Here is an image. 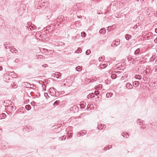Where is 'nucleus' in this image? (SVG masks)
<instances>
[{
	"instance_id": "nucleus-7",
	"label": "nucleus",
	"mask_w": 157,
	"mask_h": 157,
	"mask_svg": "<svg viewBox=\"0 0 157 157\" xmlns=\"http://www.w3.org/2000/svg\"><path fill=\"white\" fill-rule=\"evenodd\" d=\"M71 108L74 111V113L78 112L79 110L78 107L75 105L73 106Z\"/></svg>"
},
{
	"instance_id": "nucleus-6",
	"label": "nucleus",
	"mask_w": 157,
	"mask_h": 157,
	"mask_svg": "<svg viewBox=\"0 0 157 157\" xmlns=\"http://www.w3.org/2000/svg\"><path fill=\"white\" fill-rule=\"evenodd\" d=\"M59 103V101H56L54 102L53 101H52L50 103L51 105H53V107H55Z\"/></svg>"
},
{
	"instance_id": "nucleus-61",
	"label": "nucleus",
	"mask_w": 157,
	"mask_h": 157,
	"mask_svg": "<svg viewBox=\"0 0 157 157\" xmlns=\"http://www.w3.org/2000/svg\"><path fill=\"white\" fill-rule=\"evenodd\" d=\"M29 101V100H27L26 101L28 102Z\"/></svg>"
},
{
	"instance_id": "nucleus-34",
	"label": "nucleus",
	"mask_w": 157,
	"mask_h": 157,
	"mask_svg": "<svg viewBox=\"0 0 157 157\" xmlns=\"http://www.w3.org/2000/svg\"><path fill=\"white\" fill-rule=\"evenodd\" d=\"M25 83H26L25 85H26L27 86L28 88H31V87L30 86H31V84H29V83L27 82H25Z\"/></svg>"
},
{
	"instance_id": "nucleus-36",
	"label": "nucleus",
	"mask_w": 157,
	"mask_h": 157,
	"mask_svg": "<svg viewBox=\"0 0 157 157\" xmlns=\"http://www.w3.org/2000/svg\"><path fill=\"white\" fill-rule=\"evenodd\" d=\"M4 46L5 48L6 49H8L10 48V44H9V45L8 46L7 44H5L4 45Z\"/></svg>"
},
{
	"instance_id": "nucleus-55",
	"label": "nucleus",
	"mask_w": 157,
	"mask_h": 157,
	"mask_svg": "<svg viewBox=\"0 0 157 157\" xmlns=\"http://www.w3.org/2000/svg\"><path fill=\"white\" fill-rule=\"evenodd\" d=\"M31 86H32L33 87H35L36 86L33 84L31 85Z\"/></svg>"
},
{
	"instance_id": "nucleus-57",
	"label": "nucleus",
	"mask_w": 157,
	"mask_h": 157,
	"mask_svg": "<svg viewBox=\"0 0 157 157\" xmlns=\"http://www.w3.org/2000/svg\"><path fill=\"white\" fill-rule=\"evenodd\" d=\"M81 117H82V115H80L79 117H78V118H81Z\"/></svg>"
},
{
	"instance_id": "nucleus-27",
	"label": "nucleus",
	"mask_w": 157,
	"mask_h": 157,
	"mask_svg": "<svg viewBox=\"0 0 157 157\" xmlns=\"http://www.w3.org/2000/svg\"><path fill=\"white\" fill-rule=\"evenodd\" d=\"M111 45L112 47H115L116 46V42H115V41H113V42Z\"/></svg>"
},
{
	"instance_id": "nucleus-49",
	"label": "nucleus",
	"mask_w": 157,
	"mask_h": 157,
	"mask_svg": "<svg viewBox=\"0 0 157 157\" xmlns=\"http://www.w3.org/2000/svg\"><path fill=\"white\" fill-rule=\"evenodd\" d=\"M63 140V137H60L59 138V140Z\"/></svg>"
},
{
	"instance_id": "nucleus-41",
	"label": "nucleus",
	"mask_w": 157,
	"mask_h": 157,
	"mask_svg": "<svg viewBox=\"0 0 157 157\" xmlns=\"http://www.w3.org/2000/svg\"><path fill=\"white\" fill-rule=\"evenodd\" d=\"M109 96H111L110 95V93H107V94H106V97L107 98H108L109 97Z\"/></svg>"
},
{
	"instance_id": "nucleus-3",
	"label": "nucleus",
	"mask_w": 157,
	"mask_h": 157,
	"mask_svg": "<svg viewBox=\"0 0 157 157\" xmlns=\"http://www.w3.org/2000/svg\"><path fill=\"white\" fill-rule=\"evenodd\" d=\"M60 73L59 72H56L55 73H53L51 75L52 77H54L58 79L59 78V76H60Z\"/></svg>"
},
{
	"instance_id": "nucleus-13",
	"label": "nucleus",
	"mask_w": 157,
	"mask_h": 157,
	"mask_svg": "<svg viewBox=\"0 0 157 157\" xmlns=\"http://www.w3.org/2000/svg\"><path fill=\"white\" fill-rule=\"evenodd\" d=\"M10 51L13 53H16L18 51L15 48H12L10 49Z\"/></svg>"
},
{
	"instance_id": "nucleus-52",
	"label": "nucleus",
	"mask_w": 157,
	"mask_h": 157,
	"mask_svg": "<svg viewBox=\"0 0 157 157\" xmlns=\"http://www.w3.org/2000/svg\"><path fill=\"white\" fill-rule=\"evenodd\" d=\"M2 69V66H0V71H1Z\"/></svg>"
},
{
	"instance_id": "nucleus-56",
	"label": "nucleus",
	"mask_w": 157,
	"mask_h": 157,
	"mask_svg": "<svg viewBox=\"0 0 157 157\" xmlns=\"http://www.w3.org/2000/svg\"><path fill=\"white\" fill-rule=\"evenodd\" d=\"M155 31L156 33H157V28L155 29Z\"/></svg>"
},
{
	"instance_id": "nucleus-23",
	"label": "nucleus",
	"mask_w": 157,
	"mask_h": 157,
	"mask_svg": "<svg viewBox=\"0 0 157 157\" xmlns=\"http://www.w3.org/2000/svg\"><path fill=\"white\" fill-rule=\"evenodd\" d=\"M25 108L27 110H29L31 109V107L29 105H27L25 106Z\"/></svg>"
},
{
	"instance_id": "nucleus-2",
	"label": "nucleus",
	"mask_w": 157,
	"mask_h": 157,
	"mask_svg": "<svg viewBox=\"0 0 157 157\" xmlns=\"http://www.w3.org/2000/svg\"><path fill=\"white\" fill-rule=\"evenodd\" d=\"M1 146L2 147H1V149H6L10 147V146L8 144L3 140H2V144L1 145Z\"/></svg>"
},
{
	"instance_id": "nucleus-5",
	"label": "nucleus",
	"mask_w": 157,
	"mask_h": 157,
	"mask_svg": "<svg viewBox=\"0 0 157 157\" xmlns=\"http://www.w3.org/2000/svg\"><path fill=\"white\" fill-rule=\"evenodd\" d=\"M56 91L53 88H50V94L52 96L55 95Z\"/></svg>"
},
{
	"instance_id": "nucleus-58",
	"label": "nucleus",
	"mask_w": 157,
	"mask_h": 157,
	"mask_svg": "<svg viewBox=\"0 0 157 157\" xmlns=\"http://www.w3.org/2000/svg\"><path fill=\"white\" fill-rule=\"evenodd\" d=\"M11 108H12V109H13V108H14V106H11Z\"/></svg>"
},
{
	"instance_id": "nucleus-17",
	"label": "nucleus",
	"mask_w": 157,
	"mask_h": 157,
	"mask_svg": "<svg viewBox=\"0 0 157 157\" xmlns=\"http://www.w3.org/2000/svg\"><path fill=\"white\" fill-rule=\"evenodd\" d=\"M106 32V30L105 28L101 29L99 31V33L101 34H104Z\"/></svg>"
},
{
	"instance_id": "nucleus-62",
	"label": "nucleus",
	"mask_w": 157,
	"mask_h": 157,
	"mask_svg": "<svg viewBox=\"0 0 157 157\" xmlns=\"http://www.w3.org/2000/svg\"><path fill=\"white\" fill-rule=\"evenodd\" d=\"M80 136H82V135H82V133H81V134H80Z\"/></svg>"
},
{
	"instance_id": "nucleus-21",
	"label": "nucleus",
	"mask_w": 157,
	"mask_h": 157,
	"mask_svg": "<svg viewBox=\"0 0 157 157\" xmlns=\"http://www.w3.org/2000/svg\"><path fill=\"white\" fill-rule=\"evenodd\" d=\"M140 51V49L139 48H138L136 50V51L134 52V53L135 55L138 54L139 53Z\"/></svg>"
},
{
	"instance_id": "nucleus-63",
	"label": "nucleus",
	"mask_w": 157,
	"mask_h": 157,
	"mask_svg": "<svg viewBox=\"0 0 157 157\" xmlns=\"http://www.w3.org/2000/svg\"><path fill=\"white\" fill-rule=\"evenodd\" d=\"M85 131V132H83L82 133H86V131Z\"/></svg>"
},
{
	"instance_id": "nucleus-15",
	"label": "nucleus",
	"mask_w": 157,
	"mask_h": 157,
	"mask_svg": "<svg viewBox=\"0 0 157 157\" xmlns=\"http://www.w3.org/2000/svg\"><path fill=\"white\" fill-rule=\"evenodd\" d=\"M94 96V94L93 93H91V94H89L88 95H87V97L88 98H93Z\"/></svg>"
},
{
	"instance_id": "nucleus-31",
	"label": "nucleus",
	"mask_w": 157,
	"mask_h": 157,
	"mask_svg": "<svg viewBox=\"0 0 157 157\" xmlns=\"http://www.w3.org/2000/svg\"><path fill=\"white\" fill-rule=\"evenodd\" d=\"M44 96L45 97L46 99H48V97H49L48 94L47 93H44Z\"/></svg>"
},
{
	"instance_id": "nucleus-19",
	"label": "nucleus",
	"mask_w": 157,
	"mask_h": 157,
	"mask_svg": "<svg viewBox=\"0 0 157 157\" xmlns=\"http://www.w3.org/2000/svg\"><path fill=\"white\" fill-rule=\"evenodd\" d=\"M125 37L127 40H129L132 37V36L129 34H126L125 36Z\"/></svg>"
},
{
	"instance_id": "nucleus-51",
	"label": "nucleus",
	"mask_w": 157,
	"mask_h": 157,
	"mask_svg": "<svg viewBox=\"0 0 157 157\" xmlns=\"http://www.w3.org/2000/svg\"><path fill=\"white\" fill-rule=\"evenodd\" d=\"M42 6H45V2H44L43 3H42Z\"/></svg>"
},
{
	"instance_id": "nucleus-10",
	"label": "nucleus",
	"mask_w": 157,
	"mask_h": 157,
	"mask_svg": "<svg viewBox=\"0 0 157 157\" xmlns=\"http://www.w3.org/2000/svg\"><path fill=\"white\" fill-rule=\"evenodd\" d=\"M5 22L4 20L0 17V26H3L4 25Z\"/></svg>"
},
{
	"instance_id": "nucleus-12",
	"label": "nucleus",
	"mask_w": 157,
	"mask_h": 157,
	"mask_svg": "<svg viewBox=\"0 0 157 157\" xmlns=\"http://www.w3.org/2000/svg\"><path fill=\"white\" fill-rule=\"evenodd\" d=\"M140 82L139 81H135L133 83V86L136 87L138 86Z\"/></svg>"
},
{
	"instance_id": "nucleus-64",
	"label": "nucleus",
	"mask_w": 157,
	"mask_h": 157,
	"mask_svg": "<svg viewBox=\"0 0 157 157\" xmlns=\"http://www.w3.org/2000/svg\"><path fill=\"white\" fill-rule=\"evenodd\" d=\"M145 73H147V71H145Z\"/></svg>"
},
{
	"instance_id": "nucleus-40",
	"label": "nucleus",
	"mask_w": 157,
	"mask_h": 157,
	"mask_svg": "<svg viewBox=\"0 0 157 157\" xmlns=\"http://www.w3.org/2000/svg\"><path fill=\"white\" fill-rule=\"evenodd\" d=\"M94 93L96 95H98L99 94V92L98 91H95Z\"/></svg>"
},
{
	"instance_id": "nucleus-26",
	"label": "nucleus",
	"mask_w": 157,
	"mask_h": 157,
	"mask_svg": "<svg viewBox=\"0 0 157 157\" xmlns=\"http://www.w3.org/2000/svg\"><path fill=\"white\" fill-rule=\"evenodd\" d=\"M112 147V146L111 145H109L107 147V148H106V147H105L104 150L105 151H106L107 149H109L110 148H111Z\"/></svg>"
},
{
	"instance_id": "nucleus-59",
	"label": "nucleus",
	"mask_w": 157,
	"mask_h": 157,
	"mask_svg": "<svg viewBox=\"0 0 157 157\" xmlns=\"http://www.w3.org/2000/svg\"><path fill=\"white\" fill-rule=\"evenodd\" d=\"M143 38H144V39H146V38H146V36H144V37H143Z\"/></svg>"
},
{
	"instance_id": "nucleus-16",
	"label": "nucleus",
	"mask_w": 157,
	"mask_h": 157,
	"mask_svg": "<svg viewBox=\"0 0 157 157\" xmlns=\"http://www.w3.org/2000/svg\"><path fill=\"white\" fill-rule=\"evenodd\" d=\"M26 26L29 29L28 30H29L31 31L33 29V27L31 26L29 24H27Z\"/></svg>"
},
{
	"instance_id": "nucleus-29",
	"label": "nucleus",
	"mask_w": 157,
	"mask_h": 157,
	"mask_svg": "<svg viewBox=\"0 0 157 157\" xmlns=\"http://www.w3.org/2000/svg\"><path fill=\"white\" fill-rule=\"evenodd\" d=\"M133 59V58H132V57L130 56H128L127 58V60L128 61H130L132 60Z\"/></svg>"
},
{
	"instance_id": "nucleus-4",
	"label": "nucleus",
	"mask_w": 157,
	"mask_h": 157,
	"mask_svg": "<svg viewBox=\"0 0 157 157\" xmlns=\"http://www.w3.org/2000/svg\"><path fill=\"white\" fill-rule=\"evenodd\" d=\"M11 77V76H10V74L8 73V72L5 74L3 76L4 79L6 80H10Z\"/></svg>"
},
{
	"instance_id": "nucleus-24",
	"label": "nucleus",
	"mask_w": 157,
	"mask_h": 157,
	"mask_svg": "<svg viewBox=\"0 0 157 157\" xmlns=\"http://www.w3.org/2000/svg\"><path fill=\"white\" fill-rule=\"evenodd\" d=\"M117 77V75L115 74H113L111 75V76L112 78L113 79L116 78Z\"/></svg>"
},
{
	"instance_id": "nucleus-22",
	"label": "nucleus",
	"mask_w": 157,
	"mask_h": 157,
	"mask_svg": "<svg viewBox=\"0 0 157 157\" xmlns=\"http://www.w3.org/2000/svg\"><path fill=\"white\" fill-rule=\"evenodd\" d=\"M116 42V46H117L120 44V41L119 39H117L114 40Z\"/></svg>"
},
{
	"instance_id": "nucleus-47",
	"label": "nucleus",
	"mask_w": 157,
	"mask_h": 157,
	"mask_svg": "<svg viewBox=\"0 0 157 157\" xmlns=\"http://www.w3.org/2000/svg\"><path fill=\"white\" fill-rule=\"evenodd\" d=\"M2 140H0V149H1V147H2L1 146V145L2 144Z\"/></svg>"
},
{
	"instance_id": "nucleus-8",
	"label": "nucleus",
	"mask_w": 157,
	"mask_h": 157,
	"mask_svg": "<svg viewBox=\"0 0 157 157\" xmlns=\"http://www.w3.org/2000/svg\"><path fill=\"white\" fill-rule=\"evenodd\" d=\"M126 86L127 88L129 89H132L133 86L129 83H127L126 84Z\"/></svg>"
},
{
	"instance_id": "nucleus-18",
	"label": "nucleus",
	"mask_w": 157,
	"mask_h": 157,
	"mask_svg": "<svg viewBox=\"0 0 157 157\" xmlns=\"http://www.w3.org/2000/svg\"><path fill=\"white\" fill-rule=\"evenodd\" d=\"M135 78L136 79H141L142 78V76L139 75H136L135 76Z\"/></svg>"
},
{
	"instance_id": "nucleus-38",
	"label": "nucleus",
	"mask_w": 157,
	"mask_h": 157,
	"mask_svg": "<svg viewBox=\"0 0 157 157\" xmlns=\"http://www.w3.org/2000/svg\"><path fill=\"white\" fill-rule=\"evenodd\" d=\"M141 122L142 123L143 122V121L142 120L138 119L137 121V123H140Z\"/></svg>"
},
{
	"instance_id": "nucleus-28",
	"label": "nucleus",
	"mask_w": 157,
	"mask_h": 157,
	"mask_svg": "<svg viewBox=\"0 0 157 157\" xmlns=\"http://www.w3.org/2000/svg\"><path fill=\"white\" fill-rule=\"evenodd\" d=\"M91 53V51L90 50H87L86 52V55H89Z\"/></svg>"
},
{
	"instance_id": "nucleus-39",
	"label": "nucleus",
	"mask_w": 157,
	"mask_h": 157,
	"mask_svg": "<svg viewBox=\"0 0 157 157\" xmlns=\"http://www.w3.org/2000/svg\"><path fill=\"white\" fill-rule=\"evenodd\" d=\"M153 36L152 35H151V36H149L148 37H147L146 38H147L148 40H150L152 38Z\"/></svg>"
},
{
	"instance_id": "nucleus-48",
	"label": "nucleus",
	"mask_w": 157,
	"mask_h": 157,
	"mask_svg": "<svg viewBox=\"0 0 157 157\" xmlns=\"http://www.w3.org/2000/svg\"><path fill=\"white\" fill-rule=\"evenodd\" d=\"M154 41L155 43H157V37L154 40Z\"/></svg>"
},
{
	"instance_id": "nucleus-43",
	"label": "nucleus",
	"mask_w": 157,
	"mask_h": 157,
	"mask_svg": "<svg viewBox=\"0 0 157 157\" xmlns=\"http://www.w3.org/2000/svg\"><path fill=\"white\" fill-rule=\"evenodd\" d=\"M32 105L34 106L36 104L35 102L33 101L31 103Z\"/></svg>"
},
{
	"instance_id": "nucleus-37",
	"label": "nucleus",
	"mask_w": 157,
	"mask_h": 157,
	"mask_svg": "<svg viewBox=\"0 0 157 157\" xmlns=\"http://www.w3.org/2000/svg\"><path fill=\"white\" fill-rule=\"evenodd\" d=\"M80 105L81 109H83L84 108H85V106L84 104H80Z\"/></svg>"
},
{
	"instance_id": "nucleus-46",
	"label": "nucleus",
	"mask_w": 157,
	"mask_h": 157,
	"mask_svg": "<svg viewBox=\"0 0 157 157\" xmlns=\"http://www.w3.org/2000/svg\"><path fill=\"white\" fill-rule=\"evenodd\" d=\"M140 58V57H136L135 58V59H133V60H138V59H139Z\"/></svg>"
},
{
	"instance_id": "nucleus-35",
	"label": "nucleus",
	"mask_w": 157,
	"mask_h": 157,
	"mask_svg": "<svg viewBox=\"0 0 157 157\" xmlns=\"http://www.w3.org/2000/svg\"><path fill=\"white\" fill-rule=\"evenodd\" d=\"M155 56H152L150 59V61H153L155 59Z\"/></svg>"
},
{
	"instance_id": "nucleus-11",
	"label": "nucleus",
	"mask_w": 157,
	"mask_h": 157,
	"mask_svg": "<svg viewBox=\"0 0 157 157\" xmlns=\"http://www.w3.org/2000/svg\"><path fill=\"white\" fill-rule=\"evenodd\" d=\"M105 128V125L104 124H100L98 126V128L99 129L101 130L103 128Z\"/></svg>"
},
{
	"instance_id": "nucleus-25",
	"label": "nucleus",
	"mask_w": 157,
	"mask_h": 157,
	"mask_svg": "<svg viewBox=\"0 0 157 157\" xmlns=\"http://www.w3.org/2000/svg\"><path fill=\"white\" fill-rule=\"evenodd\" d=\"M151 35H152V33L151 32H149L147 33L146 34V35H145V36L147 37L151 36Z\"/></svg>"
},
{
	"instance_id": "nucleus-42",
	"label": "nucleus",
	"mask_w": 157,
	"mask_h": 157,
	"mask_svg": "<svg viewBox=\"0 0 157 157\" xmlns=\"http://www.w3.org/2000/svg\"><path fill=\"white\" fill-rule=\"evenodd\" d=\"M138 26H139V25H137V24H136L133 27V28L135 29H136Z\"/></svg>"
},
{
	"instance_id": "nucleus-20",
	"label": "nucleus",
	"mask_w": 157,
	"mask_h": 157,
	"mask_svg": "<svg viewBox=\"0 0 157 157\" xmlns=\"http://www.w3.org/2000/svg\"><path fill=\"white\" fill-rule=\"evenodd\" d=\"M82 51L81 49L80 48H78V49L75 51V52L77 53H81Z\"/></svg>"
},
{
	"instance_id": "nucleus-30",
	"label": "nucleus",
	"mask_w": 157,
	"mask_h": 157,
	"mask_svg": "<svg viewBox=\"0 0 157 157\" xmlns=\"http://www.w3.org/2000/svg\"><path fill=\"white\" fill-rule=\"evenodd\" d=\"M81 35L82 37H85L86 36V33L85 32H83L81 33Z\"/></svg>"
},
{
	"instance_id": "nucleus-53",
	"label": "nucleus",
	"mask_w": 157,
	"mask_h": 157,
	"mask_svg": "<svg viewBox=\"0 0 157 157\" xmlns=\"http://www.w3.org/2000/svg\"><path fill=\"white\" fill-rule=\"evenodd\" d=\"M46 66H47L46 64H44V65H43V67H46Z\"/></svg>"
},
{
	"instance_id": "nucleus-44",
	"label": "nucleus",
	"mask_w": 157,
	"mask_h": 157,
	"mask_svg": "<svg viewBox=\"0 0 157 157\" xmlns=\"http://www.w3.org/2000/svg\"><path fill=\"white\" fill-rule=\"evenodd\" d=\"M104 56L103 57H100L99 59V60L100 61H101V59H104Z\"/></svg>"
},
{
	"instance_id": "nucleus-33",
	"label": "nucleus",
	"mask_w": 157,
	"mask_h": 157,
	"mask_svg": "<svg viewBox=\"0 0 157 157\" xmlns=\"http://www.w3.org/2000/svg\"><path fill=\"white\" fill-rule=\"evenodd\" d=\"M82 67H80V66L77 67H76L75 69L77 71H80L78 70H81V69L82 68Z\"/></svg>"
},
{
	"instance_id": "nucleus-9",
	"label": "nucleus",
	"mask_w": 157,
	"mask_h": 157,
	"mask_svg": "<svg viewBox=\"0 0 157 157\" xmlns=\"http://www.w3.org/2000/svg\"><path fill=\"white\" fill-rule=\"evenodd\" d=\"M8 73L10 74V76H12L13 77H14L15 78L17 77V75L14 72H8Z\"/></svg>"
},
{
	"instance_id": "nucleus-50",
	"label": "nucleus",
	"mask_w": 157,
	"mask_h": 157,
	"mask_svg": "<svg viewBox=\"0 0 157 157\" xmlns=\"http://www.w3.org/2000/svg\"><path fill=\"white\" fill-rule=\"evenodd\" d=\"M54 52V51L53 50H50V53H53Z\"/></svg>"
},
{
	"instance_id": "nucleus-1",
	"label": "nucleus",
	"mask_w": 157,
	"mask_h": 157,
	"mask_svg": "<svg viewBox=\"0 0 157 157\" xmlns=\"http://www.w3.org/2000/svg\"><path fill=\"white\" fill-rule=\"evenodd\" d=\"M64 82H65L64 84L66 86H69L73 82V78L71 77L67 78L64 80Z\"/></svg>"
},
{
	"instance_id": "nucleus-32",
	"label": "nucleus",
	"mask_w": 157,
	"mask_h": 157,
	"mask_svg": "<svg viewBox=\"0 0 157 157\" xmlns=\"http://www.w3.org/2000/svg\"><path fill=\"white\" fill-rule=\"evenodd\" d=\"M102 85L101 84H99L98 86H96L95 88L96 89L100 88H102Z\"/></svg>"
},
{
	"instance_id": "nucleus-14",
	"label": "nucleus",
	"mask_w": 157,
	"mask_h": 157,
	"mask_svg": "<svg viewBox=\"0 0 157 157\" xmlns=\"http://www.w3.org/2000/svg\"><path fill=\"white\" fill-rule=\"evenodd\" d=\"M122 136L125 137V136L126 137V138H128L129 137V134L127 132H123L122 134Z\"/></svg>"
},
{
	"instance_id": "nucleus-45",
	"label": "nucleus",
	"mask_w": 157,
	"mask_h": 157,
	"mask_svg": "<svg viewBox=\"0 0 157 157\" xmlns=\"http://www.w3.org/2000/svg\"><path fill=\"white\" fill-rule=\"evenodd\" d=\"M1 115H2V117L1 116V117H4L6 116V115L5 113H2ZM0 117H1L0 116Z\"/></svg>"
},
{
	"instance_id": "nucleus-54",
	"label": "nucleus",
	"mask_w": 157,
	"mask_h": 157,
	"mask_svg": "<svg viewBox=\"0 0 157 157\" xmlns=\"http://www.w3.org/2000/svg\"><path fill=\"white\" fill-rule=\"evenodd\" d=\"M0 60H3V58L2 57H1L0 59Z\"/></svg>"
},
{
	"instance_id": "nucleus-60",
	"label": "nucleus",
	"mask_w": 157,
	"mask_h": 157,
	"mask_svg": "<svg viewBox=\"0 0 157 157\" xmlns=\"http://www.w3.org/2000/svg\"><path fill=\"white\" fill-rule=\"evenodd\" d=\"M50 79H54L53 78H50ZM55 79V80H56V79H55V78H54Z\"/></svg>"
}]
</instances>
